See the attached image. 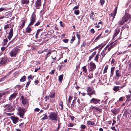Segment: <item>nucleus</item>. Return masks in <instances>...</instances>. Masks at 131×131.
I'll list each match as a JSON object with an SVG mask.
<instances>
[{"instance_id":"f257e3e1","label":"nucleus","mask_w":131,"mask_h":131,"mask_svg":"<svg viewBox=\"0 0 131 131\" xmlns=\"http://www.w3.org/2000/svg\"><path fill=\"white\" fill-rule=\"evenodd\" d=\"M20 49L18 47H16L10 51L9 54L11 57H16L20 52Z\"/></svg>"},{"instance_id":"f03ea898","label":"nucleus","mask_w":131,"mask_h":131,"mask_svg":"<svg viewBox=\"0 0 131 131\" xmlns=\"http://www.w3.org/2000/svg\"><path fill=\"white\" fill-rule=\"evenodd\" d=\"M20 100L23 106L26 108H27L29 106L28 101L26 97L22 95L20 97Z\"/></svg>"},{"instance_id":"7ed1b4c3","label":"nucleus","mask_w":131,"mask_h":131,"mask_svg":"<svg viewBox=\"0 0 131 131\" xmlns=\"http://www.w3.org/2000/svg\"><path fill=\"white\" fill-rule=\"evenodd\" d=\"M49 119L51 121H57L58 114L56 112H51L48 115Z\"/></svg>"},{"instance_id":"20e7f679","label":"nucleus","mask_w":131,"mask_h":131,"mask_svg":"<svg viewBox=\"0 0 131 131\" xmlns=\"http://www.w3.org/2000/svg\"><path fill=\"white\" fill-rule=\"evenodd\" d=\"M96 68V65L95 63L92 62H91L90 63L88 66L89 71L93 72Z\"/></svg>"},{"instance_id":"39448f33","label":"nucleus","mask_w":131,"mask_h":131,"mask_svg":"<svg viewBox=\"0 0 131 131\" xmlns=\"http://www.w3.org/2000/svg\"><path fill=\"white\" fill-rule=\"evenodd\" d=\"M27 108H20L19 111L18 115L22 118L24 117V114L27 111Z\"/></svg>"},{"instance_id":"423d86ee","label":"nucleus","mask_w":131,"mask_h":131,"mask_svg":"<svg viewBox=\"0 0 131 131\" xmlns=\"http://www.w3.org/2000/svg\"><path fill=\"white\" fill-rule=\"evenodd\" d=\"M36 16L35 14L33 13L31 15L30 18V22L28 25V26H31L35 22L36 19Z\"/></svg>"},{"instance_id":"0eeeda50","label":"nucleus","mask_w":131,"mask_h":131,"mask_svg":"<svg viewBox=\"0 0 131 131\" xmlns=\"http://www.w3.org/2000/svg\"><path fill=\"white\" fill-rule=\"evenodd\" d=\"M4 110L6 111L10 112L13 109V106L11 104H7L4 106Z\"/></svg>"},{"instance_id":"6e6552de","label":"nucleus","mask_w":131,"mask_h":131,"mask_svg":"<svg viewBox=\"0 0 131 131\" xmlns=\"http://www.w3.org/2000/svg\"><path fill=\"white\" fill-rule=\"evenodd\" d=\"M109 46L108 45H107L106 47L103 50L102 52L101 53V54L102 57H101V58L102 59L105 56L106 54L108 52V51L107 50L108 48V47Z\"/></svg>"},{"instance_id":"1a4fd4ad","label":"nucleus","mask_w":131,"mask_h":131,"mask_svg":"<svg viewBox=\"0 0 131 131\" xmlns=\"http://www.w3.org/2000/svg\"><path fill=\"white\" fill-rule=\"evenodd\" d=\"M131 15L127 13H125V15L123 17V18L126 22L128 21L129 19H131Z\"/></svg>"},{"instance_id":"9d476101","label":"nucleus","mask_w":131,"mask_h":131,"mask_svg":"<svg viewBox=\"0 0 131 131\" xmlns=\"http://www.w3.org/2000/svg\"><path fill=\"white\" fill-rule=\"evenodd\" d=\"M8 59L6 57H2L0 59V64L1 65L5 64L7 63Z\"/></svg>"},{"instance_id":"9b49d317","label":"nucleus","mask_w":131,"mask_h":131,"mask_svg":"<svg viewBox=\"0 0 131 131\" xmlns=\"http://www.w3.org/2000/svg\"><path fill=\"white\" fill-rule=\"evenodd\" d=\"M117 8L116 7L115 8L114 10V12L113 13H111L110 15V18L111 19H112V20H113L115 18V16L116 14L117 11Z\"/></svg>"},{"instance_id":"f8f14e48","label":"nucleus","mask_w":131,"mask_h":131,"mask_svg":"<svg viewBox=\"0 0 131 131\" xmlns=\"http://www.w3.org/2000/svg\"><path fill=\"white\" fill-rule=\"evenodd\" d=\"M8 34V36H7V38L9 40H11L13 36V31L12 28H11L10 29L9 32Z\"/></svg>"},{"instance_id":"ddd939ff","label":"nucleus","mask_w":131,"mask_h":131,"mask_svg":"<svg viewBox=\"0 0 131 131\" xmlns=\"http://www.w3.org/2000/svg\"><path fill=\"white\" fill-rule=\"evenodd\" d=\"M100 101V100H98L94 98H92L90 101V103L94 104H97Z\"/></svg>"},{"instance_id":"4468645a","label":"nucleus","mask_w":131,"mask_h":131,"mask_svg":"<svg viewBox=\"0 0 131 131\" xmlns=\"http://www.w3.org/2000/svg\"><path fill=\"white\" fill-rule=\"evenodd\" d=\"M41 0H38L35 2V7L36 9H39L41 6Z\"/></svg>"},{"instance_id":"2eb2a0df","label":"nucleus","mask_w":131,"mask_h":131,"mask_svg":"<svg viewBox=\"0 0 131 131\" xmlns=\"http://www.w3.org/2000/svg\"><path fill=\"white\" fill-rule=\"evenodd\" d=\"M90 108L93 110L95 112H97V113H100L101 112V110L100 109L97 107L91 106Z\"/></svg>"},{"instance_id":"dca6fc26","label":"nucleus","mask_w":131,"mask_h":131,"mask_svg":"<svg viewBox=\"0 0 131 131\" xmlns=\"http://www.w3.org/2000/svg\"><path fill=\"white\" fill-rule=\"evenodd\" d=\"M11 119L13 123L15 124H16L19 120V118H18L14 116L11 117Z\"/></svg>"},{"instance_id":"f3484780","label":"nucleus","mask_w":131,"mask_h":131,"mask_svg":"<svg viewBox=\"0 0 131 131\" xmlns=\"http://www.w3.org/2000/svg\"><path fill=\"white\" fill-rule=\"evenodd\" d=\"M10 91H6L3 92V93H0V102H1V101L2 100V99H1V97H2L3 95H6L9 94L10 93Z\"/></svg>"},{"instance_id":"a211bd4d","label":"nucleus","mask_w":131,"mask_h":131,"mask_svg":"<svg viewBox=\"0 0 131 131\" xmlns=\"http://www.w3.org/2000/svg\"><path fill=\"white\" fill-rule=\"evenodd\" d=\"M17 94V93H15L12 94L9 97V100L12 101L15 99L16 97Z\"/></svg>"},{"instance_id":"6ab92c4d","label":"nucleus","mask_w":131,"mask_h":131,"mask_svg":"<svg viewBox=\"0 0 131 131\" xmlns=\"http://www.w3.org/2000/svg\"><path fill=\"white\" fill-rule=\"evenodd\" d=\"M120 31V28H117L116 30H115V32L114 33V35L113 36V38H114L119 33Z\"/></svg>"},{"instance_id":"aec40b11","label":"nucleus","mask_w":131,"mask_h":131,"mask_svg":"<svg viewBox=\"0 0 131 131\" xmlns=\"http://www.w3.org/2000/svg\"><path fill=\"white\" fill-rule=\"evenodd\" d=\"M116 73V76L118 78H119L121 76V75L120 74V72L119 70H117L115 71Z\"/></svg>"},{"instance_id":"412c9836","label":"nucleus","mask_w":131,"mask_h":131,"mask_svg":"<svg viewBox=\"0 0 131 131\" xmlns=\"http://www.w3.org/2000/svg\"><path fill=\"white\" fill-rule=\"evenodd\" d=\"M125 23L124 21V20L122 18V19L118 22V25H122L124 24Z\"/></svg>"},{"instance_id":"4be33fe9","label":"nucleus","mask_w":131,"mask_h":131,"mask_svg":"<svg viewBox=\"0 0 131 131\" xmlns=\"http://www.w3.org/2000/svg\"><path fill=\"white\" fill-rule=\"evenodd\" d=\"M42 29H38L37 30L35 36V37L36 39H38V35L39 32L40 31H42Z\"/></svg>"},{"instance_id":"5701e85b","label":"nucleus","mask_w":131,"mask_h":131,"mask_svg":"<svg viewBox=\"0 0 131 131\" xmlns=\"http://www.w3.org/2000/svg\"><path fill=\"white\" fill-rule=\"evenodd\" d=\"M29 26H28V27L26 28V30L27 33H30L31 32L32 30L31 28Z\"/></svg>"},{"instance_id":"b1692460","label":"nucleus","mask_w":131,"mask_h":131,"mask_svg":"<svg viewBox=\"0 0 131 131\" xmlns=\"http://www.w3.org/2000/svg\"><path fill=\"white\" fill-rule=\"evenodd\" d=\"M21 3L23 4H27L29 3V0H21Z\"/></svg>"},{"instance_id":"393cba45","label":"nucleus","mask_w":131,"mask_h":131,"mask_svg":"<svg viewBox=\"0 0 131 131\" xmlns=\"http://www.w3.org/2000/svg\"><path fill=\"white\" fill-rule=\"evenodd\" d=\"M94 12L92 13L90 15V18L91 19H92L94 21L95 20V19L94 18L95 16L94 15Z\"/></svg>"},{"instance_id":"a878e982","label":"nucleus","mask_w":131,"mask_h":131,"mask_svg":"<svg viewBox=\"0 0 131 131\" xmlns=\"http://www.w3.org/2000/svg\"><path fill=\"white\" fill-rule=\"evenodd\" d=\"M93 90H94L91 87H88L87 88V91L88 93L91 92Z\"/></svg>"},{"instance_id":"bb28decb","label":"nucleus","mask_w":131,"mask_h":131,"mask_svg":"<svg viewBox=\"0 0 131 131\" xmlns=\"http://www.w3.org/2000/svg\"><path fill=\"white\" fill-rule=\"evenodd\" d=\"M96 53V52H94L92 55L90 56L89 57V60H90L91 59L93 58L94 56L95 55Z\"/></svg>"},{"instance_id":"cd10ccee","label":"nucleus","mask_w":131,"mask_h":131,"mask_svg":"<svg viewBox=\"0 0 131 131\" xmlns=\"http://www.w3.org/2000/svg\"><path fill=\"white\" fill-rule=\"evenodd\" d=\"M109 46L108 47V49L107 50L108 51V52L111 49L113 48L114 46L115 45V43H114L113 45H111L110 47V45H108Z\"/></svg>"},{"instance_id":"c85d7f7f","label":"nucleus","mask_w":131,"mask_h":131,"mask_svg":"<svg viewBox=\"0 0 131 131\" xmlns=\"http://www.w3.org/2000/svg\"><path fill=\"white\" fill-rule=\"evenodd\" d=\"M118 110L117 109H114L112 110V112L115 114H116L118 113Z\"/></svg>"},{"instance_id":"c756f323","label":"nucleus","mask_w":131,"mask_h":131,"mask_svg":"<svg viewBox=\"0 0 131 131\" xmlns=\"http://www.w3.org/2000/svg\"><path fill=\"white\" fill-rule=\"evenodd\" d=\"M11 26L10 25V24H7L6 25H5L4 26V29L5 30H6V32H7V29L10 27Z\"/></svg>"},{"instance_id":"7c9ffc66","label":"nucleus","mask_w":131,"mask_h":131,"mask_svg":"<svg viewBox=\"0 0 131 131\" xmlns=\"http://www.w3.org/2000/svg\"><path fill=\"white\" fill-rule=\"evenodd\" d=\"M115 69L114 67H112L111 69V77L113 76Z\"/></svg>"},{"instance_id":"2f4dec72","label":"nucleus","mask_w":131,"mask_h":131,"mask_svg":"<svg viewBox=\"0 0 131 131\" xmlns=\"http://www.w3.org/2000/svg\"><path fill=\"white\" fill-rule=\"evenodd\" d=\"M63 75V74L60 75L58 78V80L59 81L61 82L62 80Z\"/></svg>"},{"instance_id":"473e14b6","label":"nucleus","mask_w":131,"mask_h":131,"mask_svg":"<svg viewBox=\"0 0 131 131\" xmlns=\"http://www.w3.org/2000/svg\"><path fill=\"white\" fill-rule=\"evenodd\" d=\"M88 94L91 97V96L92 95L94 94H95V91L94 90L92 91V92H91L90 93H88Z\"/></svg>"},{"instance_id":"72a5a7b5","label":"nucleus","mask_w":131,"mask_h":131,"mask_svg":"<svg viewBox=\"0 0 131 131\" xmlns=\"http://www.w3.org/2000/svg\"><path fill=\"white\" fill-rule=\"evenodd\" d=\"M48 51V52L47 53L46 55H47V57H49L50 56V55L51 54L52 51L50 49H49Z\"/></svg>"},{"instance_id":"f704fd0d","label":"nucleus","mask_w":131,"mask_h":131,"mask_svg":"<svg viewBox=\"0 0 131 131\" xmlns=\"http://www.w3.org/2000/svg\"><path fill=\"white\" fill-rule=\"evenodd\" d=\"M72 99V97L71 96H69V99H68V103L67 105H68L69 106H70L69 103L70 102L71 100Z\"/></svg>"},{"instance_id":"c9c22d12","label":"nucleus","mask_w":131,"mask_h":131,"mask_svg":"<svg viewBox=\"0 0 131 131\" xmlns=\"http://www.w3.org/2000/svg\"><path fill=\"white\" fill-rule=\"evenodd\" d=\"M26 80V77L25 76H23L20 79V82H24Z\"/></svg>"},{"instance_id":"e433bc0d","label":"nucleus","mask_w":131,"mask_h":131,"mask_svg":"<svg viewBox=\"0 0 131 131\" xmlns=\"http://www.w3.org/2000/svg\"><path fill=\"white\" fill-rule=\"evenodd\" d=\"M119 86H114L113 88V90L115 91H117L119 90Z\"/></svg>"},{"instance_id":"4c0bfd02","label":"nucleus","mask_w":131,"mask_h":131,"mask_svg":"<svg viewBox=\"0 0 131 131\" xmlns=\"http://www.w3.org/2000/svg\"><path fill=\"white\" fill-rule=\"evenodd\" d=\"M25 22L24 20H23L22 21V24L20 26V28H23V27L25 25Z\"/></svg>"},{"instance_id":"58836bf2","label":"nucleus","mask_w":131,"mask_h":131,"mask_svg":"<svg viewBox=\"0 0 131 131\" xmlns=\"http://www.w3.org/2000/svg\"><path fill=\"white\" fill-rule=\"evenodd\" d=\"M87 124L89 125H93L94 124V123L93 122L88 121H87Z\"/></svg>"},{"instance_id":"ea45409f","label":"nucleus","mask_w":131,"mask_h":131,"mask_svg":"<svg viewBox=\"0 0 131 131\" xmlns=\"http://www.w3.org/2000/svg\"><path fill=\"white\" fill-rule=\"evenodd\" d=\"M83 69V72H84L85 73H87V71L86 68V66H84L82 67Z\"/></svg>"},{"instance_id":"a19ab883","label":"nucleus","mask_w":131,"mask_h":131,"mask_svg":"<svg viewBox=\"0 0 131 131\" xmlns=\"http://www.w3.org/2000/svg\"><path fill=\"white\" fill-rule=\"evenodd\" d=\"M99 53L97 54L94 59V60L95 61H96L97 62H98V57L99 56Z\"/></svg>"},{"instance_id":"79ce46f5","label":"nucleus","mask_w":131,"mask_h":131,"mask_svg":"<svg viewBox=\"0 0 131 131\" xmlns=\"http://www.w3.org/2000/svg\"><path fill=\"white\" fill-rule=\"evenodd\" d=\"M88 78L91 79L93 78V74L92 73H91L89 74V75L88 76Z\"/></svg>"},{"instance_id":"37998d69","label":"nucleus","mask_w":131,"mask_h":131,"mask_svg":"<svg viewBox=\"0 0 131 131\" xmlns=\"http://www.w3.org/2000/svg\"><path fill=\"white\" fill-rule=\"evenodd\" d=\"M75 39V37L74 36H72V39L70 41V43H73V41Z\"/></svg>"},{"instance_id":"c03bdc74","label":"nucleus","mask_w":131,"mask_h":131,"mask_svg":"<svg viewBox=\"0 0 131 131\" xmlns=\"http://www.w3.org/2000/svg\"><path fill=\"white\" fill-rule=\"evenodd\" d=\"M74 13L76 15H78L79 13V10L78 9L74 11Z\"/></svg>"},{"instance_id":"a18cd8bd","label":"nucleus","mask_w":131,"mask_h":131,"mask_svg":"<svg viewBox=\"0 0 131 131\" xmlns=\"http://www.w3.org/2000/svg\"><path fill=\"white\" fill-rule=\"evenodd\" d=\"M41 22L40 20H39L35 24L34 26H37L39 25Z\"/></svg>"},{"instance_id":"49530a36","label":"nucleus","mask_w":131,"mask_h":131,"mask_svg":"<svg viewBox=\"0 0 131 131\" xmlns=\"http://www.w3.org/2000/svg\"><path fill=\"white\" fill-rule=\"evenodd\" d=\"M108 67L106 66L105 68L104 69L103 71V73H105L107 72V70Z\"/></svg>"},{"instance_id":"de8ad7c7","label":"nucleus","mask_w":131,"mask_h":131,"mask_svg":"<svg viewBox=\"0 0 131 131\" xmlns=\"http://www.w3.org/2000/svg\"><path fill=\"white\" fill-rule=\"evenodd\" d=\"M131 97V95H126V97L127 98V100L128 101H129V100H131L130 99Z\"/></svg>"},{"instance_id":"09e8293b","label":"nucleus","mask_w":131,"mask_h":131,"mask_svg":"<svg viewBox=\"0 0 131 131\" xmlns=\"http://www.w3.org/2000/svg\"><path fill=\"white\" fill-rule=\"evenodd\" d=\"M34 77V76L30 75L28 77V79H33Z\"/></svg>"},{"instance_id":"8fccbe9b","label":"nucleus","mask_w":131,"mask_h":131,"mask_svg":"<svg viewBox=\"0 0 131 131\" xmlns=\"http://www.w3.org/2000/svg\"><path fill=\"white\" fill-rule=\"evenodd\" d=\"M86 126L83 124H82L80 126V128L82 129H84L86 128Z\"/></svg>"},{"instance_id":"3c124183","label":"nucleus","mask_w":131,"mask_h":131,"mask_svg":"<svg viewBox=\"0 0 131 131\" xmlns=\"http://www.w3.org/2000/svg\"><path fill=\"white\" fill-rule=\"evenodd\" d=\"M104 0H100V3L101 5H103L104 4Z\"/></svg>"},{"instance_id":"603ef678","label":"nucleus","mask_w":131,"mask_h":131,"mask_svg":"<svg viewBox=\"0 0 131 131\" xmlns=\"http://www.w3.org/2000/svg\"><path fill=\"white\" fill-rule=\"evenodd\" d=\"M77 36L79 40V41L80 40V35L79 34H78V33H77Z\"/></svg>"},{"instance_id":"864d4df0","label":"nucleus","mask_w":131,"mask_h":131,"mask_svg":"<svg viewBox=\"0 0 131 131\" xmlns=\"http://www.w3.org/2000/svg\"><path fill=\"white\" fill-rule=\"evenodd\" d=\"M74 125L73 123H70L69 124H68V127H72Z\"/></svg>"},{"instance_id":"5fc2aeb1","label":"nucleus","mask_w":131,"mask_h":131,"mask_svg":"<svg viewBox=\"0 0 131 131\" xmlns=\"http://www.w3.org/2000/svg\"><path fill=\"white\" fill-rule=\"evenodd\" d=\"M59 105L61 107V109H62L63 108V103L62 102H61L60 103Z\"/></svg>"},{"instance_id":"6e6d98bb","label":"nucleus","mask_w":131,"mask_h":131,"mask_svg":"<svg viewBox=\"0 0 131 131\" xmlns=\"http://www.w3.org/2000/svg\"><path fill=\"white\" fill-rule=\"evenodd\" d=\"M55 96V93H52L50 94V97L51 98H54Z\"/></svg>"},{"instance_id":"4d7b16f0","label":"nucleus","mask_w":131,"mask_h":131,"mask_svg":"<svg viewBox=\"0 0 131 131\" xmlns=\"http://www.w3.org/2000/svg\"><path fill=\"white\" fill-rule=\"evenodd\" d=\"M48 117L47 115H46L44 116L42 118V119L43 120H44L45 119H48Z\"/></svg>"},{"instance_id":"13d9d810","label":"nucleus","mask_w":131,"mask_h":131,"mask_svg":"<svg viewBox=\"0 0 131 131\" xmlns=\"http://www.w3.org/2000/svg\"><path fill=\"white\" fill-rule=\"evenodd\" d=\"M6 10V8H0V12H2L4 10Z\"/></svg>"},{"instance_id":"bf43d9fd","label":"nucleus","mask_w":131,"mask_h":131,"mask_svg":"<svg viewBox=\"0 0 131 131\" xmlns=\"http://www.w3.org/2000/svg\"><path fill=\"white\" fill-rule=\"evenodd\" d=\"M4 44L6 45L7 43L8 42V39L7 38L4 39Z\"/></svg>"},{"instance_id":"052dcab7","label":"nucleus","mask_w":131,"mask_h":131,"mask_svg":"<svg viewBox=\"0 0 131 131\" xmlns=\"http://www.w3.org/2000/svg\"><path fill=\"white\" fill-rule=\"evenodd\" d=\"M30 82H31V81H28V82H27V84H26V87L27 88L29 84L30 83Z\"/></svg>"},{"instance_id":"680f3d73","label":"nucleus","mask_w":131,"mask_h":131,"mask_svg":"<svg viewBox=\"0 0 131 131\" xmlns=\"http://www.w3.org/2000/svg\"><path fill=\"white\" fill-rule=\"evenodd\" d=\"M68 39H63V41L64 42L67 43L68 42Z\"/></svg>"},{"instance_id":"e2e57ef3","label":"nucleus","mask_w":131,"mask_h":131,"mask_svg":"<svg viewBox=\"0 0 131 131\" xmlns=\"http://www.w3.org/2000/svg\"><path fill=\"white\" fill-rule=\"evenodd\" d=\"M60 26L62 27H63L64 26V24L63 23L62 21H61L60 22Z\"/></svg>"},{"instance_id":"0e129e2a","label":"nucleus","mask_w":131,"mask_h":131,"mask_svg":"<svg viewBox=\"0 0 131 131\" xmlns=\"http://www.w3.org/2000/svg\"><path fill=\"white\" fill-rule=\"evenodd\" d=\"M55 71V70H52L51 71V72L50 73V74H53L54 73Z\"/></svg>"},{"instance_id":"69168bd1","label":"nucleus","mask_w":131,"mask_h":131,"mask_svg":"<svg viewBox=\"0 0 131 131\" xmlns=\"http://www.w3.org/2000/svg\"><path fill=\"white\" fill-rule=\"evenodd\" d=\"M24 124V123H22L21 124H20L19 125V126L20 128H22L23 126V124Z\"/></svg>"},{"instance_id":"338daca9","label":"nucleus","mask_w":131,"mask_h":131,"mask_svg":"<svg viewBox=\"0 0 131 131\" xmlns=\"http://www.w3.org/2000/svg\"><path fill=\"white\" fill-rule=\"evenodd\" d=\"M90 31L93 34H94L95 32V31L93 29H91Z\"/></svg>"},{"instance_id":"774afa93","label":"nucleus","mask_w":131,"mask_h":131,"mask_svg":"<svg viewBox=\"0 0 131 131\" xmlns=\"http://www.w3.org/2000/svg\"><path fill=\"white\" fill-rule=\"evenodd\" d=\"M39 82L37 80L35 81L34 82L35 84L36 85H37L38 83H39Z\"/></svg>"}]
</instances>
